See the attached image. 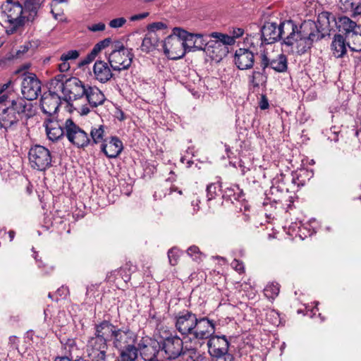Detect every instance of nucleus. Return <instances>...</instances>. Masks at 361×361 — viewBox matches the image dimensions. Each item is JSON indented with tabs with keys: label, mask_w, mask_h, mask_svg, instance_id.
Instances as JSON below:
<instances>
[{
	"label": "nucleus",
	"mask_w": 361,
	"mask_h": 361,
	"mask_svg": "<svg viewBox=\"0 0 361 361\" xmlns=\"http://www.w3.org/2000/svg\"><path fill=\"white\" fill-rule=\"evenodd\" d=\"M98 45L101 48V49H104L106 47H108L111 44V38H106L100 42H99Z\"/></svg>",
	"instance_id": "obj_56"
},
{
	"label": "nucleus",
	"mask_w": 361,
	"mask_h": 361,
	"mask_svg": "<svg viewBox=\"0 0 361 361\" xmlns=\"http://www.w3.org/2000/svg\"><path fill=\"white\" fill-rule=\"evenodd\" d=\"M109 345L106 340L90 336L87 342L86 350L91 361H106Z\"/></svg>",
	"instance_id": "obj_12"
},
{
	"label": "nucleus",
	"mask_w": 361,
	"mask_h": 361,
	"mask_svg": "<svg viewBox=\"0 0 361 361\" xmlns=\"http://www.w3.org/2000/svg\"><path fill=\"white\" fill-rule=\"evenodd\" d=\"M94 329V334L93 336L106 340L107 343L109 339L112 341L118 326L114 325L110 321L105 319L99 324H96Z\"/></svg>",
	"instance_id": "obj_26"
},
{
	"label": "nucleus",
	"mask_w": 361,
	"mask_h": 361,
	"mask_svg": "<svg viewBox=\"0 0 361 361\" xmlns=\"http://www.w3.org/2000/svg\"><path fill=\"white\" fill-rule=\"evenodd\" d=\"M44 0H26L25 3V13H27L26 20L32 22L37 16L38 10Z\"/></svg>",
	"instance_id": "obj_32"
},
{
	"label": "nucleus",
	"mask_w": 361,
	"mask_h": 361,
	"mask_svg": "<svg viewBox=\"0 0 361 361\" xmlns=\"http://www.w3.org/2000/svg\"><path fill=\"white\" fill-rule=\"evenodd\" d=\"M244 197L243 191L237 185L227 188L223 193V197L231 201H243L245 200Z\"/></svg>",
	"instance_id": "obj_35"
},
{
	"label": "nucleus",
	"mask_w": 361,
	"mask_h": 361,
	"mask_svg": "<svg viewBox=\"0 0 361 361\" xmlns=\"http://www.w3.org/2000/svg\"><path fill=\"white\" fill-rule=\"evenodd\" d=\"M94 78L101 83H106L113 77V73L108 63L101 60L95 61L93 66Z\"/></svg>",
	"instance_id": "obj_27"
},
{
	"label": "nucleus",
	"mask_w": 361,
	"mask_h": 361,
	"mask_svg": "<svg viewBox=\"0 0 361 361\" xmlns=\"http://www.w3.org/2000/svg\"><path fill=\"white\" fill-rule=\"evenodd\" d=\"M175 30L179 32V36L184 39L186 52L195 51L197 50L204 51L205 42L210 39L209 35L204 36L200 34H191L180 28H175Z\"/></svg>",
	"instance_id": "obj_18"
},
{
	"label": "nucleus",
	"mask_w": 361,
	"mask_h": 361,
	"mask_svg": "<svg viewBox=\"0 0 361 361\" xmlns=\"http://www.w3.org/2000/svg\"><path fill=\"white\" fill-rule=\"evenodd\" d=\"M161 350L165 359L174 360L183 354V342L178 336H171L161 343Z\"/></svg>",
	"instance_id": "obj_15"
},
{
	"label": "nucleus",
	"mask_w": 361,
	"mask_h": 361,
	"mask_svg": "<svg viewBox=\"0 0 361 361\" xmlns=\"http://www.w3.org/2000/svg\"><path fill=\"white\" fill-rule=\"evenodd\" d=\"M118 274L125 282L129 281L131 274L130 266L126 264L124 267H121L119 270H118Z\"/></svg>",
	"instance_id": "obj_42"
},
{
	"label": "nucleus",
	"mask_w": 361,
	"mask_h": 361,
	"mask_svg": "<svg viewBox=\"0 0 361 361\" xmlns=\"http://www.w3.org/2000/svg\"><path fill=\"white\" fill-rule=\"evenodd\" d=\"M347 45L353 51L361 53V26L348 35Z\"/></svg>",
	"instance_id": "obj_34"
},
{
	"label": "nucleus",
	"mask_w": 361,
	"mask_h": 361,
	"mask_svg": "<svg viewBox=\"0 0 361 361\" xmlns=\"http://www.w3.org/2000/svg\"><path fill=\"white\" fill-rule=\"evenodd\" d=\"M123 149L121 140L116 136H111L101 145V152L108 158H116Z\"/></svg>",
	"instance_id": "obj_24"
},
{
	"label": "nucleus",
	"mask_w": 361,
	"mask_h": 361,
	"mask_svg": "<svg viewBox=\"0 0 361 361\" xmlns=\"http://www.w3.org/2000/svg\"><path fill=\"white\" fill-rule=\"evenodd\" d=\"M80 56V52L78 50H70L67 52L63 53L61 57L60 61L75 60Z\"/></svg>",
	"instance_id": "obj_44"
},
{
	"label": "nucleus",
	"mask_w": 361,
	"mask_h": 361,
	"mask_svg": "<svg viewBox=\"0 0 361 361\" xmlns=\"http://www.w3.org/2000/svg\"><path fill=\"white\" fill-rule=\"evenodd\" d=\"M329 12H322L317 22L309 20L302 23L300 27L295 23L294 35L291 45H284L285 51L288 54L296 53L302 55L310 50L314 42L324 38L329 31Z\"/></svg>",
	"instance_id": "obj_1"
},
{
	"label": "nucleus",
	"mask_w": 361,
	"mask_h": 361,
	"mask_svg": "<svg viewBox=\"0 0 361 361\" xmlns=\"http://www.w3.org/2000/svg\"><path fill=\"white\" fill-rule=\"evenodd\" d=\"M1 8L7 17V21L10 24L7 30L8 34L14 33L19 27L24 25L27 13L24 12L25 7L23 8L18 1L6 0L2 4Z\"/></svg>",
	"instance_id": "obj_7"
},
{
	"label": "nucleus",
	"mask_w": 361,
	"mask_h": 361,
	"mask_svg": "<svg viewBox=\"0 0 361 361\" xmlns=\"http://www.w3.org/2000/svg\"><path fill=\"white\" fill-rule=\"evenodd\" d=\"M66 137L74 146L85 148L90 145L89 134L78 126L71 118L65 121Z\"/></svg>",
	"instance_id": "obj_9"
},
{
	"label": "nucleus",
	"mask_w": 361,
	"mask_h": 361,
	"mask_svg": "<svg viewBox=\"0 0 361 361\" xmlns=\"http://www.w3.org/2000/svg\"><path fill=\"white\" fill-rule=\"evenodd\" d=\"M166 27V25L164 23L156 22V23H153L148 25L147 30H148V32H152L154 33H156L157 30H161L165 29Z\"/></svg>",
	"instance_id": "obj_45"
},
{
	"label": "nucleus",
	"mask_w": 361,
	"mask_h": 361,
	"mask_svg": "<svg viewBox=\"0 0 361 361\" xmlns=\"http://www.w3.org/2000/svg\"><path fill=\"white\" fill-rule=\"evenodd\" d=\"M41 82L36 75L29 73L25 75L21 84V92L25 101L36 99L41 93Z\"/></svg>",
	"instance_id": "obj_17"
},
{
	"label": "nucleus",
	"mask_w": 361,
	"mask_h": 361,
	"mask_svg": "<svg viewBox=\"0 0 361 361\" xmlns=\"http://www.w3.org/2000/svg\"><path fill=\"white\" fill-rule=\"evenodd\" d=\"M101 48L99 47V46L98 45V44L97 43L93 49H92V51L90 52V54L94 57V58H96V56H97V54H99V52L101 51Z\"/></svg>",
	"instance_id": "obj_61"
},
{
	"label": "nucleus",
	"mask_w": 361,
	"mask_h": 361,
	"mask_svg": "<svg viewBox=\"0 0 361 361\" xmlns=\"http://www.w3.org/2000/svg\"><path fill=\"white\" fill-rule=\"evenodd\" d=\"M137 335L128 326H122L117 329L112 339L114 346L118 349L135 345Z\"/></svg>",
	"instance_id": "obj_21"
},
{
	"label": "nucleus",
	"mask_w": 361,
	"mask_h": 361,
	"mask_svg": "<svg viewBox=\"0 0 361 361\" xmlns=\"http://www.w3.org/2000/svg\"><path fill=\"white\" fill-rule=\"evenodd\" d=\"M233 61L240 70L251 69L255 64V54L250 49L240 48L235 51Z\"/></svg>",
	"instance_id": "obj_22"
},
{
	"label": "nucleus",
	"mask_w": 361,
	"mask_h": 361,
	"mask_svg": "<svg viewBox=\"0 0 361 361\" xmlns=\"http://www.w3.org/2000/svg\"><path fill=\"white\" fill-rule=\"evenodd\" d=\"M28 160L30 167L39 171H44L52 166L50 150L40 145H35L30 148Z\"/></svg>",
	"instance_id": "obj_8"
},
{
	"label": "nucleus",
	"mask_w": 361,
	"mask_h": 361,
	"mask_svg": "<svg viewBox=\"0 0 361 361\" xmlns=\"http://www.w3.org/2000/svg\"><path fill=\"white\" fill-rule=\"evenodd\" d=\"M158 42L159 40L156 33L152 32H147L142 39L140 48L143 51L149 52L155 49L158 45Z\"/></svg>",
	"instance_id": "obj_36"
},
{
	"label": "nucleus",
	"mask_w": 361,
	"mask_h": 361,
	"mask_svg": "<svg viewBox=\"0 0 361 361\" xmlns=\"http://www.w3.org/2000/svg\"><path fill=\"white\" fill-rule=\"evenodd\" d=\"M244 33V30L242 28H234L233 30V36H231V37H233L235 40L236 38L240 37L243 36Z\"/></svg>",
	"instance_id": "obj_57"
},
{
	"label": "nucleus",
	"mask_w": 361,
	"mask_h": 361,
	"mask_svg": "<svg viewBox=\"0 0 361 361\" xmlns=\"http://www.w3.org/2000/svg\"><path fill=\"white\" fill-rule=\"evenodd\" d=\"M231 266L233 269L239 273L244 272L245 267L242 261L235 259L232 261Z\"/></svg>",
	"instance_id": "obj_48"
},
{
	"label": "nucleus",
	"mask_w": 361,
	"mask_h": 361,
	"mask_svg": "<svg viewBox=\"0 0 361 361\" xmlns=\"http://www.w3.org/2000/svg\"><path fill=\"white\" fill-rule=\"evenodd\" d=\"M60 96L55 92L49 90L44 93L40 100L42 112L49 116L55 114L60 106Z\"/></svg>",
	"instance_id": "obj_23"
},
{
	"label": "nucleus",
	"mask_w": 361,
	"mask_h": 361,
	"mask_svg": "<svg viewBox=\"0 0 361 361\" xmlns=\"http://www.w3.org/2000/svg\"><path fill=\"white\" fill-rule=\"evenodd\" d=\"M263 69L268 68L274 70L276 73H286L288 71V58L283 54H278L275 58H270L268 54L263 51L259 56V62L257 63Z\"/></svg>",
	"instance_id": "obj_14"
},
{
	"label": "nucleus",
	"mask_w": 361,
	"mask_h": 361,
	"mask_svg": "<svg viewBox=\"0 0 361 361\" xmlns=\"http://www.w3.org/2000/svg\"><path fill=\"white\" fill-rule=\"evenodd\" d=\"M6 94L0 96V128L5 131L13 130L19 121L32 115V104L25 99L18 98L7 102Z\"/></svg>",
	"instance_id": "obj_2"
},
{
	"label": "nucleus",
	"mask_w": 361,
	"mask_h": 361,
	"mask_svg": "<svg viewBox=\"0 0 361 361\" xmlns=\"http://www.w3.org/2000/svg\"><path fill=\"white\" fill-rule=\"evenodd\" d=\"M178 257L179 251L178 249L173 247L168 251V258L171 265H176L178 263Z\"/></svg>",
	"instance_id": "obj_43"
},
{
	"label": "nucleus",
	"mask_w": 361,
	"mask_h": 361,
	"mask_svg": "<svg viewBox=\"0 0 361 361\" xmlns=\"http://www.w3.org/2000/svg\"><path fill=\"white\" fill-rule=\"evenodd\" d=\"M267 316L271 317V323L274 325H278L279 323L280 322L279 314L278 312L274 310L269 311L267 313Z\"/></svg>",
	"instance_id": "obj_49"
},
{
	"label": "nucleus",
	"mask_w": 361,
	"mask_h": 361,
	"mask_svg": "<svg viewBox=\"0 0 361 361\" xmlns=\"http://www.w3.org/2000/svg\"><path fill=\"white\" fill-rule=\"evenodd\" d=\"M329 17V21L331 20L336 25L339 32H343L345 35V37L347 39L348 35L353 33V32L357 30L358 27H361V25H357L355 21L352 20L347 16H341L338 18V20H336L334 16L331 13ZM329 31L326 33L329 34V32L332 29L329 25Z\"/></svg>",
	"instance_id": "obj_25"
},
{
	"label": "nucleus",
	"mask_w": 361,
	"mask_h": 361,
	"mask_svg": "<svg viewBox=\"0 0 361 361\" xmlns=\"http://www.w3.org/2000/svg\"><path fill=\"white\" fill-rule=\"evenodd\" d=\"M65 82H66V81ZM65 85L66 83L62 84L61 85L59 82L55 81L54 78L51 79L50 82L51 88H54L55 90H61L63 94L65 90Z\"/></svg>",
	"instance_id": "obj_51"
},
{
	"label": "nucleus",
	"mask_w": 361,
	"mask_h": 361,
	"mask_svg": "<svg viewBox=\"0 0 361 361\" xmlns=\"http://www.w3.org/2000/svg\"><path fill=\"white\" fill-rule=\"evenodd\" d=\"M175 328L183 336H192L197 322V314L188 310H183L174 314Z\"/></svg>",
	"instance_id": "obj_10"
},
{
	"label": "nucleus",
	"mask_w": 361,
	"mask_h": 361,
	"mask_svg": "<svg viewBox=\"0 0 361 361\" xmlns=\"http://www.w3.org/2000/svg\"><path fill=\"white\" fill-rule=\"evenodd\" d=\"M185 361H209L208 359L195 348H189L184 351Z\"/></svg>",
	"instance_id": "obj_38"
},
{
	"label": "nucleus",
	"mask_w": 361,
	"mask_h": 361,
	"mask_svg": "<svg viewBox=\"0 0 361 361\" xmlns=\"http://www.w3.org/2000/svg\"><path fill=\"white\" fill-rule=\"evenodd\" d=\"M232 336L214 334L207 343L208 353L216 361H234L233 354L228 353Z\"/></svg>",
	"instance_id": "obj_6"
},
{
	"label": "nucleus",
	"mask_w": 361,
	"mask_h": 361,
	"mask_svg": "<svg viewBox=\"0 0 361 361\" xmlns=\"http://www.w3.org/2000/svg\"><path fill=\"white\" fill-rule=\"evenodd\" d=\"M86 87H87V85H85L79 78L76 77L68 78L64 87V100L71 104V102L84 97Z\"/></svg>",
	"instance_id": "obj_13"
},
{
	"label": "nucleus",
	"mask_w": 361,
	"mask_h": 361,
	"mask_svg": "<svg viewBox=\"0 0 361 361\" xmlns=\"http://www.w3.org/2000/svg\"><path fill=\"white\" fill-rule=\"evenodd\" d=\"M280 288L278 283H271L264 288V294L269 298H275L279 293Z\"/></svg>",
	"instance_id": "obj_40"
},
{
	"label": "nucleus",
	"mask_w": 361,
	"mask_h": 361,
	"mask_svg": "<svg viewBox=\"0 0 361 361\" xmlns=\"http://www.w3.org/2000/svg\"><path fill=\"white\" fill-rule=\"evenodd\" d=\"M352 7L353 17L361 15V4L356 5L355 7H353V4H352Z\"/></svg>",
	"instance_id": "obj_59"
},
{
	"label": "nucleus",
	"mask_w": 361,
	"mask_h": 361,
	"mask_svg": "<svg viewBox=\"0 0 361 361\" xmlns=\"http://www.w3.org/2000/svg\"><path fill=\"white\" fill-rule=\"evenodd\" d=\"M101 48L99 47V46L98 45V44L97 43L93 49H92V51L90 52V54L94 57V58H96V56H97V54H99V52L101 51Z\"/></svg>",
	"instance_id": "obj_62"
},
{
	"label": "nucleus",
	"mask_w": 361,
	"mask_h": 361,
	"mask_svg": "<svg viewBox=\"0 0 361 361\" xmlns=\"http://www.w3.org/2000/svg\"><path fill=\"white\" fill-rule=\"evenodd\" d=\"M89 137V145L92 146L99 143H101V145L103 144V142L106 140V139L104 137V126L103 125H99L97 126L92 127Z\"/></svg>",
	"instance_id": "obj_33"
},
{
	"label": "nucleus",
	"mask_w": 361,
	"mask_h": 361,
	"mask_svg": "<svg viewBox=\"0 0 361 361\" xmlns=\"http://www.w3.org/2000/svg\"><path fill=\"white\" fill-rule=\"evenodd\" d=\"M148 16H149V13L145 12V13H139V14H136V15L132 16L130 18V20L131 21L140 20H142V19H144V18H147Z\"/></svg>",
	"instance_id": "obj_55"
},
{
	"label": "nucleus",
	"mask_w": 361,
	"mask_h": 361,
	"mask_svg": "<svg viewBox=\"0 0 361 361\" xmlns=\"http://www.w3.org/2000/svg\"><path fill=\"white\" fill-rule=\"evenodd\" d=\"M266 69H263L259 65L257 66L251 74L248 75V84L252 88H258L260 85H265L267 82Z\"/></svg>",
	"instance_id": "obj_30"
},
{
	"label": "nucleus",
	"mask_w": 361,
	"mask_h": 361,
	"mask_svg": "<svg viewBox=\"0 0 361 361\" xmlns=\"http://www.w3.org/2000/svg\"><path fill=\"white\" fill-rule=\"evenodd\" d=\"M101 48L99 47V46L98 45V44L97 43L93 49H92V51L90 52V54L94 57V58H96V56H97V54H99V52L101 51Z\"/></svg>",
	"instance_id": "obj_63"
},
{
	"label": "nucleus",
	"mask_w": 361,
	"mask_h": 361,
	"mask_svg": "<svg viewBox=\"0 0 361 361\" xmlns=\"http://www.w3.org/2000/svg\"><path fill=\"white\" fill-rule=\"evenodd\" d=\"M126 23V19L123 17L114 18L110 20L109 25L112 28L121 27Z\"/></svg>",
	"instance_id": "obj_46"
},
{
	"label": "nucleus",
	"mask_w": 361,
	"mask_h": 361,
	"mask_svg": "<svg viewBox=\"0 0 361 361\" xmlns=\"http://www.w3.org/2000/svg\"><path fill=\"white\" fill-rule=\"evenodd\" d=\"M295 22L286 20L279 25L273 22H267L260 29V45L271 44L282 40L281 45H291L294 35Z\"/></svg>",
	"instance_id": "obj_3"
},
{
	"label": "nucleus",
	"mask_w": 361,
	"mask_h": 361,
	"mask_svg": "<svg viewBox=\"0 0 361 361\" xmlns=\"http://www.w3.org/2000/svg\"><path fill=\"white\" fill-rule=\"evenodd\" d=\"M86 92L84 94L89 105L95 108L103 104L106 100L104 93L96 86H90L87 85L86 87Z\"/></svg>",
	"instance_id": "obj_29"
},
{
	"label": "nucleus",
	"mask_w": 361,
	"mask_h": 361,
	"mask_svg": "<svg viewBox=\"0 0 361 361\" xmlns=\"http://www.w3.org/2000/svg\"><path fill=\"white\" fill-rule=\"evenodd\" d=\"M68 292V288L63 287V286H61V288H59L56 291L57 294H59L60 296H62V295L66 296L67 295Z\"/></svg>",
	"instance_id": "obj_64"
},
{
	"label": "nucleus",
	"mask_w": 361,
	"mask_h": 361,
	"mask_svg": "<svg viewBox=\"0 0 361 361\" xmlns=\"http://www.w3.org/2000/svg\"><path fill=\"white\" fill-rule=\"evenodd\" d=\"M140 356L145 361H164L163 352L161 350V343L150 340L147 344H138Z\"/></svg>",
	"instance_id": "obj_20"
},
{
	"label": "nucleus",
	"mask_w": 361,
	"mask_h": 361,
	"mask_svg": "<svg viewBox=\"0 0 361 361\" xmlns=\"http://www.w3.org/2000/svg\"><path fill=\"white\" fill-rule=\"evenodd\" d=\"M174 34L175 35L168 36L162 45L165 55L173 60L182 58L186 53L184 39L175 29Z\"/></svg>",
	"instance_id": "obj_11"
},
{
	"label": "nucleus",
	"mask_w": 361,
	"mask_h": 361,
	"mask_svg": "<svg viewBox=\"0 0 361 361\" xmlns=\"http://www.w3.org/2000/svg\"><path fill=\"white\" fill-rule=\"evenodd\" d=\"M259 106L262 110H266L269 108V101L265 94L261 95L260 101L259 102Z\"/></svg>",
	"instance_id": "obj_52"
},
{
	"label": "nucleus",
	"mask_w": 361,
	"mask_h": 361,
	"mask_svg": "<svg viewBox=\"0 0 361 361\" xmlns=\"http://www.w3.org/2000/svg\"><path fill=\"white\" fill-rule=\"evenodd\" d=\"M47 137L52 142L58 141L66 136L65 123L61 125L58 121L48 119L45 122Z\"/></svg>",
	"instance_id": "obj_28"
},
{
	"label": "nucleus",
	"mask_w": 361,
	"mask_h": 361,
	"mask_svg": "<svg viewBox=\"0 0 361 361\" xmlns=\"http://www.w3.org/2000/svg\"><path fill=\"white\" fill-rule=\"evenodd\" d=\"M216 324L213 319L205 316L197 315V322L192 337L197 340L208 339L215 333Z\"/></svg>",
	"instance_id": "obj_16"
},
{
	"label": "nucleus",
	"mask_w": 361,
	"mask_h": 361,
	"mask_svg": "<svg viewBox=\"0 0 361 361\" xmlns=\"http://www.w3.org/2000/svg\"><path fill=\"white\" fill-rule=\"evenodd\" d=\"M200 202V200L198 198H196L195 200H193L191 202V205L193 207V212L195 213L200 210V206H199Z\"/></svg>",
	"instance_id": "obj_60"
},
{
	"label": "nucleus",
	"mask_w": 361,
	"mask_h": 361,
	"mask_svg": "<svg viewBox=\"0 0 361 361\" xmlns=\"http://www.w3.org/2000/svg\"><path fill=\"white\" fill-rule=\"evenodd\" d=\"M133 58V50L130 48L123 52L110 53L108 61L114 71H121L130 68Z\"/></svg>",
	"instance_id": "obj_19"
},
{
	"label": "nucleus",
	"mask_w": 361,
	"mask_h": 361,
	"mask_svg": "<svg viewBox=\"0 0 361 361\" xmlns=\"http://www.w3.org/2000/svg\"><path fill=\"white\" fill-rule=\"evenodd\" d=\"M70 68V63L67 61H61V63L59 65V69L61 73L68 71Z\"/></svg>",
	"instance_id": "obj_54"
},
{
	"label": "nucleus",
	"mask_w": 361,
	"mask_h": 361,
	"mask_svg": "<svg viewBox=\"0 0 361 361\" xmlns=\"http://www.w3.org/2000/svg\"><path fill=\"white\" fill-rule=\"evenodd\" d=\"M54 78L55 79V81L59 82L61 85L68 79L66 75L62 73L56 75Z\"/></svg>",
	"instance_id": "obj_58"
},
{
	"label": "nucleus",
	"mask_w": 361,
	"mask_h": 361,
	"mask_svg": "<svg viewBox=\"0 0 361 361\" xmlns=\"http://www.w3.org/2000/svg\"><path fill=\"white\" fill-rule=\"evenodd\" d=\"M106 25L104 23H99L97 24H93L91 25H89L87 27V29L93 32H96L98 31H103L105 30Z\"/></svg>",
	"instance_id": "obj_50"
},
{
	"label": "nucleus",
	"mask_w": 361,
	"mask_h": 361,
	"mask_svg": "<svg viewBox=\"0 0 361 361\" xmlns=\"http://www.w3.org/2000/svg\"><path fill=\"white\" fill-rule=\"evenodd\" d=\"M346 38L341 34L335 35L331 42V50L336 58H341L346 53Z\"/></svg>",
	"instance_id": "obj_31"
},
{
	"label": "nucleus",
	"mask_w": 361,
	"mask_h": 361,
	"mask_svg": "<svg viewBox=\"0 0 361 361\" xmlns=\"http://www.w3.org/2000/svg\"><path fill=\"white\" fill-rule=\"evenodd\" d=\"M95 59L90 53L79 63V66H83L90 63Z\"/></svg>",
	"instance_id": "obj_53"
},
{
	"label": "nucleus",
	"mask_w": 361,
	"mask_h": 361,
	"mask_svg": "<svg viewBox=\"0 0 361 361\" xmlns=\"http://www.w3.org/2000/svg\"><path fill=\"white\" fill-rule=\"evenodd\" d=\"M206 192L207 201H211L220 194L221 185L219 182L210 183L207 185Z\"/></svg>",
	"instance_id": "obj_39"
},
{
	"label": "nucleus",
	"mask_w": 361,
	"mask_h": 361,
	"mask_svg": "<svg viewBox=\"0 0 361 361\" xmlns=\"http://www.w3.org/2000/svg\"><path fill=\"white\" fill-rule=\"evenodd\" d=\"M188 255L192 258L195 262L201 261L202 252L198 247L195 245L190 246L187 250Z\"/></svg>",
	"instance_id": "obj_41"
},
{
	"label": "nucleus",
	"mask_w": 361,
	"mask_h": 361,
	"mask_svg": "<svg viewBox=\"0 0 361 361\" xmlns=\"http://www.w3.org/2000/svg\"><path fill=\"white\" fill-rule=\"evenodd\" d=\"M120 355L116 359L118 361H135L137 357L138 348L135 345L128 346L119 350Z\"/></svg>",
	"instance_id": "obj_37"
},
{
	"label": "nucleus",
	"mask_w": 361,
	"mask_h": 361,
	"mask_svg": "<svg viewBox=\"0 0 361 361\" xmlns=\"http://www.w3.org/2000/svg\"><path fill=\"white\" fill-rule=\"evenodd\" d=\"M284 176L281 173L272 180V185L269 192H265L262 205L264 210L271 212L276 209L278 206L289 209L293 203V197L284 183Z\"/></svg>",
	"instance_id": "obj_4"
},
{
	"label": "nucleus",
	"mask_w": 361,
	"mask_h": 361,
	"mask_svg": "<svg viewBox=\"0 0 361 361\" xmlns=\"http://www.w3.org/2000/svg\"><path fill=\"white\" fill-rule=\"evenodd\" d=\"M111 53L114 52H123L124 51L128 50V49L125 48L123 43L120 41H115L111 44Z\"/></svg>",
	"instance_id": "obj_47"
},
{
	"label": "nucleus",
	"mask_w": 361,
	"mask_h": 361,
	"mask_svg": "<svg viewBox=\"0 0 361 361\" xmlns=\"http://www.w3.org/2000/svg\"><path fill=\"white\" fill-rule=\"evenodd\" d=\"M210 39L205 42L204 51L212 60L220 61L228 53V45L235 43V39L227 34L214 32L209 35Z\"/></svg>",
	"instance_id": "obj_5"
}]
</instances>
